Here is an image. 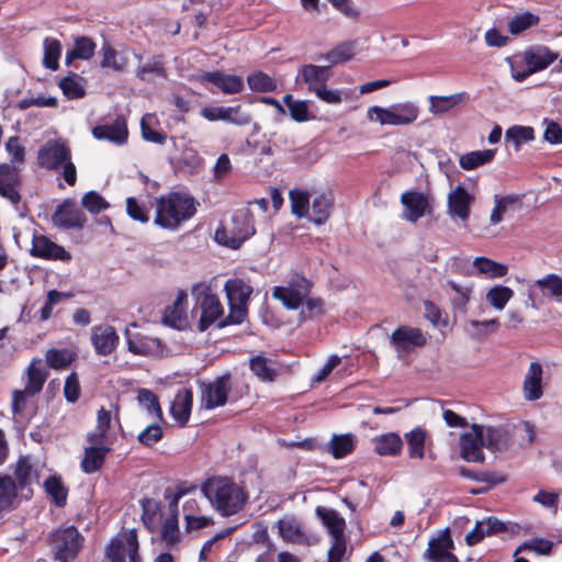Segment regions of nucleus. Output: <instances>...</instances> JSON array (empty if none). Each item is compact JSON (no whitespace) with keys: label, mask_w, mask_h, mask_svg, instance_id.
Returning <instances> with one entry per match:
<instances>
[{"label":"nucleus","mask_w":562,"mask_h":562,"mask_svg":"<svg viewBox=\"0 0 562 562\" xmlns=\"http://www.w3.org/2000/svg\"><path fill=\"white\" fill-rule=\"evenodd\" d=\"M201 493L222 517L243 510L249 498L245 488L227 476L209 477L202 484Z\"/></svg>","instance_id":"1"},{"label":"nucleus","mask_w":562,"mask_h":562,"mask_svg":"<svg viewBox=\"0 0 562 562\" xmlns=\"http://www.w3.org/2000/svg\"><path fill=\"white\" fill-rule=\"evenodd\" d=\"M195 212L196 204L193 198L186 193L171 192L157 199L155 224L162 228L176 229Z\"/></svg>","instance_id":"2"},{"label":"nucleus","mask_w":562,"mask_h":562,"mask_svg":"<svg viewBox=\"0 0 562 562\" xmlns=\"http://www.w3.org/2000/svg\"><path fill=\"white\" fill-rule=\"evenodd\" d=\"M10 162L0 164V195L12 204L21 201V171L25 162V148L21 143H4Z\"/></svg>","instance_id":"3"},{"label":"nucleus","mask_w":562,"mask_h":562,"mask_svg":"<svg viewBox=\"0 0 562 562\" xmlns=\"http://www.w3.org/2000/svg\"><path fill=\"white\" fill-rule=\"evenodd\" d=\"M559 56L547 45H531L510 61L512 76L517 82H522L532 74L547 69Z\"/></svg>","instance_id":"4"},{"label":"nucleus","mask_w":562,"mask_h":562,"mask_svg":"<svg viewBox=\"0 0 562 562\" xmlns=\"http://www.w3.org/2000/svg\"><path fill=\"white\" fill-rule=\"evenodd\" d=\"M224 292L228 301L229 314L218 323V327L243 323L248 313L252 286L243 279H228L224 284Z\"/></svg>","instance_id":"5"},{"label":"nucleus","mask_w":562,"mask_h":562,"mask_svg":"<svg viewBox=\"0 0 562 562\" xmlns=\"http://www.w3.org/2000/svg\"><path fill=\"white\" fill-rule=\"evenodd\" d=\"M254 234L252 215L248 210H240L233 215L232 226L216 229L215 240L232 249H237Z\"/></svg>","instance_id":"6"},{"label":"nucleus","mask_w":562,"mask_h":562,"mask_svg":"<svg viewBox=\"0 0 562 562\" xmlns=\"http://www.w3.org/2000/svg\"><path fill=\"white\" fill-rule=\"evenodd\" d=\"M191 292L196 301L193 313L200 311L198 328L200 331H204L223 315L224 308L220 299L212 293L209 285L204 283L195 284Z\"/></svg>","instance_id":"7"},{"label":"nucleus","mask_w":562,"mask_h":562,"mask_svg":"<svg viewBox=\"0 0 562 562\" xmlns=\"http://www.w3.org/2000/svg\"><path fill=\"white\" fill-rule=\"evenodd\" d=\"M82 541V536L72 526L56 529L50 535V546L55 559L59 562L75 560L81 549Z\"/></svg>","instance_id":"8"},{"label":"nucleus","mask_w":562,"mask_h":562,"mask_svg":"<svg viewBox=\"0 0 562 562\" xmlns=\"http://www.w3.org/2000/svg\"><path fill=\"white\" fill-rule=\"evenodd\" d=\"M311 282L303 276L295 274L284 285L274 286L272 296L288 310H297L308 297Z\"/></svg>","instance_id":"9"},{"label":"nucleus","mask_w":562,"mask_h":562,"mask_svg":"<svg viewBox=\"0 0 562 562\" xmlns=\"http://www.w3.org/2000/svg\"><path fill=\"white\" fill-rule=\"evenodd\" d=\"M110 562H140L138 540L134 529L124 531L114 538L105 551Z\"/></svg>","instance_id":"10"},{"label":"nucleus","mask_w":562,"mask_h":562,"mask_svg":"<svg viewBox=\"0 0 562 562\" xmlns=\"http://www.w3.org/2000/svg\"><path fill=\"white\" fill-rule=\"evenodd\" d=\"M369 113L375 114V120L382 125H408L419 115V109L412 102L394 104L387 109L372 106Z\"/></svg>","instance_id":"11"},{"label":"nucleus","mask_w":562,"mask_h":562,"mask_svg":"<svg viewBox=\"0 0 562 562\" xmlns=\"http://www.w3.org/2000/svg\"><path fill=\"white\" fill-rule=\"evenodd\" d=\"M427 340V335L420 328L406 325L397 327L390 336V344L395 349L398 359L424 347Z\"/></svg>","instance_id":"12"},{"label":"nucleus","mask_w":562,"mask_h":562,"mask_svg":"<svg viewBox=\"0 0 562 562\" xmlns=\"http://www.w3.org/2000/svg\"><path fill=\"white\" fill-rule=\"evenodd\" d=\"M198 80L212 93L221 91L224 94H237L245 87L240 76L225 74L221 70L204 71L198 76Z\"/></svg>","instance_id":"13"},{"label":"nucleus","mask_w":562,"mask_h":562,"mask_svg":"<svg viewBox=\"0 0 562 562\" xmlns=\"http://www.w3.org/2000/svg\"><path fill=\"white\" fill-rule=\"evenodd\" d=\"M233 387V379L229 374L217 376L207 384L202 385L201 404L206 409H214L224 406L228 398V393Z\"/></svg>","instance_id":"14"},{"label":"nucleus","mask_w":562,"mask_h":562,"mask_svg":"<svg viewBox=\"0 0 562 562\" xmlns=\"http://www.w3.org/2000/svg\"><path fill=\"white\" fill-rule=\"evenodd\" d=\"M453 550L452 537L449 530H445L429 539L423 557L426 562H459Z\"/></svg>","instance_id":"15"},{"label":"nucleus","mask_w":562,"mask_h":562,"mask_svg":"<svg viewBox=\"0 0 562 562\" xmlns=\"http://www.w3.org/2000/svg\"><path fill=\"white\" fill-rule=\"evenodd\" d=\"M480 429V424H473L470 430L461 434L460 436V456L467 462L482 463L485 460L482 450L484 448L483 437Z\"/></svg>","instance_id":"16"},{"label":"nucleus","mask_w":562,"mask_h":562,"mask_svg":"<svg viewBox=\"0 0 562 562\" xmlns=\"http://www.w3.org/2000/svg\"><path fill=\"white\" fill-rule=\"evenodd\" d=\"M187 494L182 497L186 498L182 503V514L184 519V527L187 531L201 530L214 524L211 516L204 515L199 504V501L190 495L188 488L182 487Z\"/></svg>","instance_id":"17"},{"label":"nucleus","mask_w":562,"mask_h":562,"mask_svg":"<svg viewBox=\"0 0 562 562\" xmlns=\"http://www.w3.org/2000/svg\"><path fill=\"white\" fill-rule=\"evenodd\" d=\"M543 367L538 361L529 363L522 380L521 394L525 401L536 402L543 396Z\"/></svg>","instance_id":"18"},{"label":"nucleus","mask_w":562,"mask_h":562,"mask_svg":"<svg viewBox=\"0 0 562 562\" xmlns=\"http://www.w3.org/2000/svg\"><path fill=\"white\" fill-rule=\"evenodd\" d=\"M120 337L110 324H100L91 328V344L97 355L109 356L117 347Z\"/></svg>","instance_id":"19"},{"label":"nucleus","mask_w":562,"mask_h":562,"mask_svg":"<svg viewBox=\"0 0 562 562\" xmlns=\"http://www.w3.org/2000/svg\"><path fill=\"white\" fill-rule=\"evenodd\" d=\"M52 220L54 225L65 229L82 228L87 222L85 213L70 200L56 209Z\"/></svg>","instance_id":"20"},{"label":"nucleus","mask_w":562,"mask_h":562,"mask_svg":"<svg viewBox=\"0 0 562 562\" xmlns=\"http://www.w3.org/2000/svg\"><path fill=\"white\" fill-rule=\"evenodd\" d=\"M187 494L182 486H178L176 492L169 498V516L161 526V537L168 544H173L179 540V502Z\"/></svg>","instance_id":"21"},{"label":"nucleus","mask_w":562,"mask_h":562,"mask_svg":"<svg viewBox=\"0 0 562 562\" xmlns=\"http://www.w3.org/2000/svg\"><path fill=\"white\" fill-rule=\"evenodd\" d=\"M401 203L404 207L402 216L408 222L415 223L420 217L430 213L428 198L422 192H404L401 196Z\"/></svg>","instance_id":"22"},{"label":"nucleus","mask_w":562,"mask_h":562,"mask_svg":"<svg viewBox=\"0 0 562 562\" xmlns=\"http://www.w3.org/2000/svg\"><path fill=\"white\" fill-rule=\"evenodd\" d=\"M201 116L210 122L224 121L236 125H247L250 123L249 114L241 112V106H204L201 110Z\"/></svg>","instance_id":"23"},{"label":"nucleus","mask_w":562,"mask_h":562,"mask_svg":"<svg viewBox=\"0 0 562 562\" xmlns=\"http://www.w3.org/2000/svg\"><path fill=\"white\" fill-rule=\"evenodd\" d=\"M187 307L188 294L186 291L179 290L172 304L167 306L164 312V323L179 330L187 328L189 326Z\"/></svg>","instance_id":"24"},{"label":"nucleus","mask_w":562,"mask_h":562,"mask_svg":"<svg viewBox=\"0 0 562 562\" xmlns=\"http://www.w3.org/2000/svg\"><path fill=\"white\" fill-rule=\"evenodd\" d=\"M127 349L138 356H158L161 353L160 340L142 333H132L127 327L125 329Z\"/></svg>","instance_id":"25"},{"label":"nucleus","mask_w":562,"mask_h":562,"mask_svg":"<svg viewBox=\"0 0 562 562\" xmlns=\"http://www.w3.org/2000/svg\"><path fill=\"white\" fill-rule=\"evenodd\" d=\"M484 448L492 452L505 451L512 443V434L506 426L481 425Z\"/></svg>","instance_id":"26"},{"label":"nucleus","mask_w":562,"mask_h":562,"mask_svg":"<svg viewBox=\"0 0 562 562\" xmlns=\"http://www.w3.org/2000/svg\"><path fill=\"white\" fill-rule=\"evenodd\" d=\"M31 255L36 258L50 260H70V254L61 246L55 244L44 235H34L32 239Z\"/></svg>","instance_id":"27"},{"label":"nucleus","mask_w":562,"mask_h":562,"mask_svg":"<svg viewBox=\"0 0 562 562\" xmlns=\"http://www.w3.org/2000/svg\"><path fill=\"white\" fill-rule=\"evenodd\" d=\"M38 164L46 169H57L70 159V150L64 143H48L38 151Z\"/></svg>","instance_id":"28"},{"label":"nucleus","mask_w":562,"mask_h":562,"mask_svg":"<svg viewBox=\"0 0 562 562\" xmlns=\"http://www.w3.org/2000/svg\"><path fill=\"white\" fill-rule=\"evenodd\" d=\"M92 135L98 139L127 140L128 128L126 119L117 115L112 121L99 124L93 127Z\"/></svg>","instance_id":"29"},{"label":"nucleus","mask_w":562,"mask_h":562,"mask_svg":"<svg viewBox=\"0 0 562 562\" xmlns=\"http://www.w3.org/2000/svg\"><path fill=\"white\" fill-rule=\"evenodd\" d=\"M135 76L146 83L154 82L155 78L167 79L168 71L164 55H154L147 63L137 66Z\"/></svg>","instance_id":"30"},{"label":"nucleus","mask_w":562,"mask_h":562,"mask_svg":"<svg viewBox=\"0 0 562 562\" xmlns=\"http://www.w3.org/2000/svg\"><path fill=\"white\" fill-rule=\"evenodd\" d=\"M302 80L307 85L311 92H316L317 89L326 86L333 72L329 66L303 65L300 69Z\"/></svg>","instance_id":"31"},{"label":"nucleus","mask_w":562,"mask_h":562,"mask_svg":"<svg viewBox=\"0 0 562 562\" xmlns=\"http://www.w3.org/2000/svg\"><path fill=\"white\" fill-rule=\"evenodd\" d=\"M472 196L462 187H457L448 195V209L451 216L467 221L470 215V203Z\"/></svg>","instance_id":"32"},{"label":"nucleus","mask_w":562,"mask_h":562,"mask_svg":"<svg viewBox=\"0 0 562 562\" xmlns=\"http://www.w3.org/2000/svg\"><path fill=\"white\" fill-rule=\"evenodd\" d=\"M85 449V457L81 461V469L85 473H93L98 471L110 452L109 443H93Z\"/></svg>","instance_id":"33"},{"label":"nucleus","mask_w":562,"mask_h":562,"mask_svg":"<svg viewBox=\"0 0 562 562\" xmlns=\"http://www.w3.org/2000/svg\"><path fill=\"white\" fill-rule=\"evenodd\" d=\"M316 515L322 520L331 539L345 537L346 521L337 510L318 506Z\"/></svg>","instance_id":"34"},{"label":"nucleus","mask_w":562,"mask_h":562,"mask_svg":"<svg viewBox=\"0 0 562 562\" xmlns=\"http://www.w3.org/2000/svg\"><path fill=\"white\" fill-rule=\"evenodd\" d=\"M193 402V394L191 390H180L170 405V414L181 425H184L190 417Z\"/></svg>","instance_id":"35"},{"label":"nucleus","mask_w":562,"mask_h":562,"mask_svg":"<svg viewBox=\"0 0 562 562\" xmlns=\"http://www.w3.org/2000/svg\"><path fill=\"white\" fill-rule=\"evenodd\" d=\"M539 289L544 299L562 302V277L551 273L530 284V290Z\"/></svg>","instance_id":"36"},{"label":"nucleus","mask_w":562,"mask_h":562,"mask_svg":"<svg viewBox=\"0 0 562 562\" xmlns=\"http://www.w3.org/2000/svg\"><path fill=\"white\" fill-rule=\"evenodd\" d=\"M494 203L495 205L491 212L490 223L492 225H497L504 220L506 214L519 209L520 198L516 194L495 195Z\"/></svg>","instance_id":"37"},{"label":"nucleus","mask_w":562,"mask_h":562,"mask_svg":"<svg viewBox=\"0 0 562 562\" xmlns=\"http://www.w3.org/2000/svg\"><path fill=\"white\" fill-rule=\"evenodd\" d=\"M334 203L333 194L329 192L318 193L312 202V209H310V215L307 218L313 221L315 224H324L330 214Z\"/></svg>","instance_id":"38"},{"label":"nucleus","mask_w":562,"mask_h":562,"mask_svg":"<svg viewBox=\"0 0 562 562\" xmlns=\"http://www.w3.org/2000/svg\"><path fill=\"white\" fill-rule=\"evenodd\" d=\"M97 44L88 36H77L74 40V46L67 50L65 63L70 65L76 59L89 60L95 53Z\"/></svg>","instance_id":"39"},{"label":"nucleus","mask_w":562,"mask_h":562,"mask_svg":"<svg viewBox=\"0 0 562 562\" xmlns=\"http://www.w3.org/2000/svg\"><path fill=\"white\" fill-rule=\"evenodd\" d=\"M471 267L474 271V276H484L488 279L502 278L508 271L506 265L496 262L486 257H475L472 260Z\"/></svg>","instance_id":"40"},{"label":"nucleus","mask_w":562,"mask_h":562,"mask_svg":"<svg viewBox=\"0 0 562 562\" xmlns=\"http://www.w3.org/2000/svg\"><path fill=\"white\" fill-rule=\"evenodd\" d=\"M100 67L110 68L113 71L122 72L126 69L128 59L119 54V52L108 42L104 41L100 49Z\"/></svg>","instance_id":"41"},{"label":"nucleus","mask_w":562,"mask_h":562,"mask_svg":"<svg viewBox=\"0 0 562 562\" xmlns=\"http://www.w3.org/2000/svg\"><path fill=\"white\" fill-rule=\"evenodd\" d=\"M47 372L42 366L41 359H33L26 370L25 392L29 394H37L43 389L46 381Z\"/></svg>","instance_id":"42"},{"label":"nucleus","mask_w":562,"mask_h":562,"mask_svg":"<svg viewBox=\"0 0 562 562\" xmlns=\"http://www.w3.org/2000/svg\"><path fill=\"white\" fill-rule=\"evenodd\" d=\"M374 451L379 456H397L402 451L403 441L398 434L387 432L373 438Z\"/></svg>","instance_id":"43"},{"label":"nucleus","mask_w":562,"mask_h":562,"mask_svg":"<svg viewBox=\"0 0 562 562\" xmlns=\"http://www.w3.org/2000/svg\"><path fill=\"white\" fill-rule=\"evenodd\" d=\"M355 55V42H344L336 45L333 49L327 52L326 54L319 55L317 57L318 60L325 59L329 64V68L335 65L344 64L350 60Z\"/></svg>","instance_id":"44"},{"label":"nucleus","mask_w":562,"mask_h":562,"mask_svg":"<svg viewBox=\"0 0 562 562\" xmlns=\"http://www.w3.org/2000/svg\"><path fill=\"white\" fill-rule=\"evenodd\" d=\"M111 413L103 407L98 412L95 429L87 435L88 442L110 443L109 429L111 427Z\"/></svg>","instance_id":"45"},{"label":"nucleus","mask_w":562,"mask_h":562,"mask_svg":"<svg viewBox=\"0 0 562 562\" xmlns=\"http://www.w3.org/2000/svg\"><path fill=\"white\" fill-rule=\"evenodd\" d=\"M18 497V486L10 475L0 474V513L11 510Z\"/></svg>","instance_id":"46"},{"label":"nucleus","mask_w":562,"mask_h":562,"mask_svg":"<svg viewBox=\"0 0 562 562\" xmlns=\"http://www.w3.org/2000/svg\"><path fill=\"white\" fill-rule=\"evenodd\" d=\"M468 97L467 92H459L451 95H430L429 97V111L434 114H443L460 104Z\"/></svg>","instance_id":"47"},{"label":"nucleus","mask_w":562,"mask_h":562,"mask_svg":"<svg viewBox=\"0 0 562 562\" xmlns=\"http://www.w3.org/2000/svg\"><path fill=\"white\" fill-rule=\"evenodd\" d=\"M540 23V16L532 12L526 11L520 14H516L508 22V32L512 35H520L525 31L538 26Z\"/></svg>","instance_id":"48"},{"label":"nucleus","mask_w":562,"mask_h":562,"mask_svg":"<svg viewBox=\"0 0 562 562\" xmlns=\"http://www.w3.org/2000/svg\"><path fill=\"white\" fill-rule=\"evenodd\" d=\"M426 437V430L420 427H416L409 432L405 434V439L408 446V457L411 459L424 458Z\"/></svg>","instance_id":"49"},{"label":"nucleus","mask_w":562,"mask_h":562,"mask_svg":"<svg viewBox=\"0 0 562 562\" xmlns=\"http://www.w3.org/2000/svg\"><path fill=\"white\" fill-rule=\"evenodd\" d=\"M280 537L288 542H299L303 532L299 520L294 517H284L277 522Z\"/></svg>","instance_id":"50"},{"label":"nucleus","mask_w":562,"mask_h":562,"mask_svg":"<svg viewBox=\"0 0 562 562\" xmlns=\"http://www.w3.org/2000/svg\"><path fill=\"white\" fill-rule=\"evenodd\" d=\"M247 83L251 91L266 93L277 90L276 80L261 70H255L247 77Z\"/></svg>","instance_id":"51"},{"label":"nucleus","mask_w":562,"mask_h":562,"mask_svg":"<svg viewBox=\"0 0 562 562\" xmlns=\"http://www.w3.org/2000/svg\"><path fill=\"white\" fill-rule=\"evenodd\" d=\"M292 214L297 218L310 215V193L302 189H293L289 193Z\"/></svg>","instance_id":"52"},{"label":"nucleus","mask_w":562,"mask_h":562,"mask_svg":"<svg viewBox=\"0 0 562 562\" xmlns=\"http://www.w3.org/2000/svg\"><path fill=\"white\" fill-rule=\"evenodd\" d=\"M514 296V291L505 285H494L486 292L487 303L496 311H503Z\"/></svg>","instance_id":"53"},{"label":"nucleus","mask_w":562,"mask_h":562,"mask_svg":"<svg viewBox=\"0 0 562 562\" xmlns=\"http://www.w3.org/2000/svg\"><path fill=\"white\" fill-rule=\"evenodd\" d=\"M447 284L454 292L452 304L456 310L465 313L467 306L473 293V284H460L456 281L449 280Z\"/></svg>","instance_id":"54"},{"label":"nucleus","mask_w":562,"mask_h":562,"mask_svg":"<svg viewBox=\"0 0 562 562\" xmlns=\"http://www.w3.org/2000/svg\"><path fill=\"white\" fill-rule=\"evenodd\" d=\"M356 443V437L351 434L334 436L328 443V449L336 459H340L350 453Z\"/></svg>","instance_id":"55"},{"label":"nucleus","mask_w":562,"mask_h":562,"mask_svg":"<svg viewBox=\"0 0 562 562\" xmlns=\"http://www.w3.org/2000/svg\"><path fill=\"white\" fill-rule=\"evenodd\" d=\"M47 495L59 507L64 506L67 501L68 490L61 482L60 477L52 475L44 482Z\"/></svg>","instance_id":"56"},{"label":"nucleus","mask_w":562,"mask_h":562,"mask_svg":"<svg viewBox=\"0 0 562 562\" xmlns=\"http://www.w3.org/2000/svg\"><path fill=\"white\" fill-rule=\"evenodd\" d=\"M142 136L145 140H165L166 136L159 128L156 114L146 113L140 120Z\"/></svg>","instance_id":"57"},{"label":"nucleus","mask_w":562,"mask_h":562,"mask_svg":"<svg viewBox=\"0 0 562 562\" xmlns=\"http://www.w3.org/2000/svg\"><path fill=\"white\" fill-rule=\"evenodd\" d=\"M61 55V44L56 38L44 40V58L43 65L50 70H57L59 67V58Z\"/></svg>","instance_id":"58"},{"label":"nucleus","mask_w":562,"mask_h":562,"mask_svg":"<svg viewBox=\"0 0 562 562\" xmlns=\"http://www.w3.org/2000/svg\"><path fill=\"white\" fill-rule=\"evenodd\" d=\"M79 76L75 72H69L68 76L61 78L58 87L68 99H80L86 94V90L79 82Z\"/></svg>","instance_id":"59"},{"label":"nucleus","mask_w":562,"mask_h":562,"mask_svg":"<svg viewBox=\"0 0 562 562\" xmlns=\"http://www.w3.org/2000/svg\"><path fill=\"white\" fill-rule=\"evenodd\" d=\"M495 151L492 149L474 150L460 157V166L465 170L474 169L493 159Z\"/></svg>","instance_id":"60"},{"label":"nucleus","mask_w":562,"mask_h":562,"mask_svg":"<svg viewBox=\"0 0 562 562\" xmlns=\"http://www.w3.org/2000/svg\"><path fill=\"white\" fill-rule=\"evenodd\" d=\"M137 401L139 406L149 415L161 419V408L155 394L146 389H140L137 394Z\"/></svg>","instance_id":"61"},{"label":"nucleus","mask_w":562,"mask_h":562,"mask_svg":"<svg viewBox=\"0 0 562 562\" xmlns=\"http://www.w3.org/2000/svg\"><path fill=\"white\" fill-rule=\"evenodd\" d=\"M75 355L68 349H49L46 352V361L53 369H65L74 361Z\"/></svg>","instance_id":"62"},{"label":"nucleus","mask_w":562,"mask_h":562,"mask_svg":"<svg viewBox=\"0 0 562 562\" xmlns=\"http://www.w3.org/2000/svg\"><path fill=\"white\" fill-rule=\"evenodd\" d=\"M283 102L288 106L291 117L296 122H305L310 119L306 101H296L292 94H285Z\"/></svg>","instance_id":"63"},{"label":"nucleus","mask_w":562,"mask_h":562,"mask_svg":"<svg viewBox=\"0 0 562 562\" xmlns=\"http://www.w3.org/2000/svg\"><path fill=\"white\" fill-rule=\"evenodd\" d=\"M81 204L91 214H98L110 207V204L97 191L87 192L81 199Z\"/></svg>","instance_id":"64"}]
</instances>
